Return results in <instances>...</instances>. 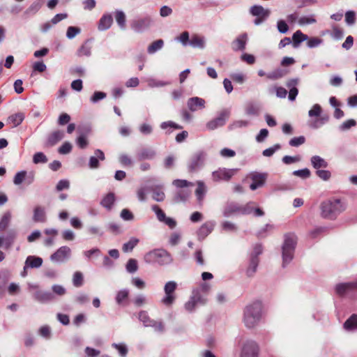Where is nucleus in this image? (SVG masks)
I'll return each instance as SVG.
<instances>
[{"mask_svg":"<svg viewBox=\"0 0 357 357\" xmlns=\"http://www.w3.org/2000/svg\"><path fill=\"white\" fill-rule=\"evenodd\" d=\"M262 316V304L253 302L245 306L243 311V323L248 328H253L259 324Z\"/></svg>","mask_w":357,"mask_h":357,"instance_id":"nucleus-1","label":"nucleus"},{"mask_svg":"<svg viewBox=\"0 0 357 357\" xmlns=\"http://www.w3.org/2000/svg\"><path fill=\"white\" fill-rule=\"evenodd\" d=\"M346 207V204L340 199H328L321 204V215L326 219L335 220Z\"/></svg>","mask_w":357,"mask_h":357,"instance_id":"nucleus-2","label":"nucleus"},{"mask_svg":"<svg viewBox=\"0 0 357 357\" xmlns=\"http://www.w3.org/2000/svg\"><path fill=\"white\" fill-rule=\"evenodd\" d=\"M144 261L149 264L165 266L171 264L173 259L171 255L164 249H153L144 256Z\"/></svg>","mask_w":357,"mask_h":357,"instance_id":"nucleus-3","label":"nucleus"},{"mask_svg":"<svg viewBox=\"0 0 357 357\" xmlns=\"http://www.w3.org/2000/svg\"><path fill=\"white\" fill-rule=\"evenodd\" d=\"M297 238L294 234H287L284 236V241L282 245L283 266L288 264L294 257Z\"/></svg>","mask_w":357,"mask_h":357,"instance_id":"nucleus-4","label":"nucleus"},{"mask_svg":"<svg viewBox=\"0 0 357 357\" xmlns=\"http://www.w3.org/2000/svg\"><path fill=\"white\" fill-rule=\"evenodd\" d=\"M253 204V202H248L245 205L236 202L229 203L223 210V215L228 218L234 215H249L252 213Z\"/></svg>","mask_w":357,"mask_h":357,"instance_id":"nucleus-5","label":"nucleus"},{"mask_svg":"<svg viewBox=\"0 0 357 357\" xmlns=\"http://www.w3.org/2000/svg\"><path fill=\"white\" fill-rule=\"evenodd\" d=\"M177 284L174 281L167 282L165 287L164 291L165 296L161 300V303L165 305L171 306L176 300L175 290L176 289Z\"/></svg>","mask_w":357,"mask_h":357,"instance_id":"nucleus-6","label":"nucleus"},{"mask_svg":"<svg viewBox=\"0 0 357 357\" xmlns=\"http://www.w3.org/2000/svg\"><path fill=\"white\" fill-rule=\"evenodd\" d=\"M259 347L254 340H247L242 346L240 357H259Z\"/></svg>","mask_w":357,"mask_h":357,"instance_id":"nucleus-7","label":"nucleus"},{"mask_svg":"<svg viewBox=\"0 0 357 357\" xmlns=\"http://www.w3.org/2000/svg\"><path fill=\"white\" fill-rule=\"evenodd\" d=\"M229 115L230 111L229 109L222 110L217 118L211 120L206 123V128L209 130H213L218 127L223 126Z\"/></svg>","mask_w":357,"mask_h":357,"instance_id":"nucleus-8","label":"nucleus"},{"mask_svg":"<svg viewBox=\"0 0 357 357\" xmlns=\"http://www.w3.org/2000/svg\"><path fill=\"white\" fill-rule=\"evenodd\" d=\"M70 253L71 250L69 247L61 246L50 256V259L54 262H63L70 257Z\"/></svg>","mask_w":357,"mask_h":357,"instance_id":"nucleus-9","label":"nucleus"},{"mask_svg":"<svg viewBox=\"0 0 357 357\" xmlns=\"http://www.w3.org/2000/svg\"><path fill=\"white\" fill-rule=\"evenodd\" d=\"M206 153L203 151H199L195 153L190 159L188 169L190 172H195L201 168L204 162Z\"/></svg>","mask_w":357,"mask_h":357,"instance_id":"nucleus-10","label":"nucleus"},{"mask_svg":"<svg viewBox=\"0 0 357 357\" xmlns=\"http://www.w3.org/2000/svg\"><path fill=\"white\" fill-rule=\"evenodd\" d=\"M250 12L252 15L257 17L255 22H261L266 20L271 14L269 9L264 8L263 6L258 5L252 6Z\"/></svg>","mask_w":357,"mask_h":357,"instance_id":"nucleus-11","label":"nucleus"},{"mask_svg":"<svg viewBox=\"0 0 357 357\" xmlns=\"http://www.w3.org/2000/svg\"><path fill=\"white\" fill-rule=\"evenodd\" d=\"M236 169L220 168L212 174L213 179L215 181L221 180L229 181L235 174Z\"/></svg>","mask_w":357,"mask_h":357,"instance_id":"nucleus-12","label":"nucleus"},{"mask_svg":"<svg viewBox=\"0 0 357 357\" xmlns=\"http://www.w3.org/2000/svg\"><path fill=\"white\" fill-rule=\"evenodd\" d=\"M157 155L156 151L152 148H142L136 153L137 161H144L146 160H153Z\"/></svg>","mask_w":357,"mask_h":357,"instance_id":"nucleus-13","label":"nucleus"},{"mask_svg":"<svg viewBox=\"0 0 357 357\" xmlns=\"http://www.w3.org/2000/svg\"><path fill=\"white\" fill-rule=\"evenodd\" d=\"M215 225L214 221H208L204 223L197 231L199 239H204L213 230Z\"/></svg>","mask_w":357,"mask_h":357,"instance_id":"nucleus-14","label":"nucleus"},{"mask_svg":"<svg viewBox=\"0 0 357 357\" xmlns=\"http://www.w3.org/2000/svg\"><path fill=\"white\" fill-rule=\"evenodd\" d=\"M187 105L191 112H195L205 107V100L199 97H192L188 99Z\"/></svg>","mask_w":357,"mask_h":357,"instance_id":"nucleus-15","label":"nucleus"},{"mask_svg":"<svg viewBox=\"0 0 357 357\" xmlns=\"http://www.w3.org/2000/svg\"><path fill=\"white\" fill-rule=\"evenodd\" d=\"M251 178L252 182L250 184V188L252 190H255L264 184L266 179V174L255 173L252 174Z\"/></svg>","mask_w":357,"mask_h":357,"instance_id":"nucleus-16","label":"nucleus"},{"mask_svg":"<svg viewBox=\"0 0 357 357\" xmlns=\"http://www.w3.org/2000/svg\"><path fill=\"white\" fill-rule=\"evenodd\" d=\"M95 155L91 156L89 158V166L91 169H97L99 167V160H105V153L100 149H96L94 152Z\"/></svg>","mask_w":357,"mask_h":357,"instance_id":"nucleus-17","label":"nucleus"},{"mask_svg":"<svg viewBox=\"0 0 357 357\" xmlns=\"http://www.w3.org/2000/svg\"><path fill=\"white\" fill-rule=\"evenodd\" d=\"M248 41V36L246 33H243L238 36L231 44L232 50L235 52L243 51L245 49V45Z\"/></svg>","mask_w":357,"mask_h":357,"instance_id":"nucleus-18","label":"nucleus"},{"mask_svg":"<svg viewBox=\"0 0 357 357\" xmlns=\"http://www.w3.org/2000/svg\"><path fill=\"white\" fill-rule=\"evenodd\" d=\"M287 20L288 22H316L317 21L313 15L299 17V15L297 12L289 15L287 16Z\"/></svg>","mask_w":357,"mask_h":357,"instance_id":"nucleus-19","label":"nucleus"},{"mask_svg":"<svg viewBox=\"0 0 357 357\" xmlns=\"http://www.w3.org/2000/svg\"><path fill=\"white\" fill-rule=\"evenodd\" d=\"M64 137V132L61 130H55L49 135L47 141L46 146L51 147L57 144Z\"/></svg>","mask_w":357,"mask_h":357,"instance_id":"nucleus-20","label":"nucleus"},{"mask_svg":"<svg viewBox=\"0 0 357 357\" xmlns=\"http://www.w3.org/2000/svg\"><path fill=\"white\" fill-rule=\"evenodd\" d=\"M356 289H357V280L356 282L338 284L335 287V291L338 295L342 296L348 291Z\"/></svg>","mask_w":357,"mask_h":357,"instance_id":"nucleus-21","label":"nucleus"},{"mask_svg":"<svg viewBox=\"0 0 357 357\" xmlns=\"http://www.w3.org/2000/svg\"><path fill=\"white\" fill-rule=\"evenodd\" d=\"M33 298L38 302L47 303L54 299V295L50 291L38 290L34 293Z\"/></svg>","mask_w":357,"mask_h":357,"instance_id":"nucleus-22","label":"nucleus"},{"mask_svg":"<svg viewBox=\"0 0 357 357\" xmlns=\"http://www.w3.org/2000/svg\"><path fill=\"white\" fill-rule=\"evenodd\" d=\"M43 264V259L36 256H29L24 263V271L28 268H38Z\"/></svg>","mask_w":357,"mask_h":357,"instance_id":"nucleus-23","label":"nucleus"},{"mask_svg":"<svg viewBox=\"0 0 357 357\" xmlns=\"http://www.w3.org/2000/svg\"><path fill=\"white\" fill-rule=\"evenodd\" d=\"M116 201V197L114 193H107L101 200L100 205L106 208L107 211H110Z\"/></svg>","mask_w":357,"mask_h":357,"instance_id":"nucleus-24","label":"nucleus"},{"mask_svg":"<svg viewBox=\"0 0 357 357\" xmlns=\"http://www.w3.org/2000/svg\"><path fill=\"white\" fill-rule=\"evenodd\" d=\"M46 220L44 208L39 206H36L33 210V220L36 222H45Z\"/></svg>","mask_w":357,"mask_h":357,"instance_id":"nucleus-25","label":"nucleus"},{"mask_svg":"<svg viewBox=\"0 0 357 357\" xmlns=\"http://www.w3.org/2000/svg\"><path fill=\"white\" fill-rule=\"evenodd\" d=\"M308 39V36L303 33L300 30L296 31L292 36V45L294 48L298 47L300 44Z\"/></svg>","mask_w":357,"mask_h":357,"instance_id":"nucleus-26","label":"nucleus"},{"mask_svg":"<svg viewBox=\"0 0 357 357\" xmlns=\"http://www.w3.org/2000/svg\"><path fill=\"white\" fill-rule=\"evenodd\" d=\"M311 163L312 167L319 170L320 168H326L328 167V162L319 155H314L311 158Z\"/></svg>","mask_w":357,"mask_h":357,"instance_id":"nucleus-27","label":"nucleus"},{"mask_svg":"<svg viewBox=\"0 0 357 357\" xmlns=\"http://www.w3.org/2000/svg\"><path fill=\"white\" fill-rule=\"evenodd\" d=\"M16 236V232L13 230H10L7 233L6 236H3V244L4 245V248L6 249H9L11 247L15 241Z\"/></svg>","mask_w":357,"mask_h":357,"instance_id":"nucleus-28","label":"nucleus"},{"mask_svg":"<svg viewBox=\"0 0 357 357\" xmlns=\"http://www.w3.org/2000/svg\"><path fill=\"white\" fill-rule=\"evenodd\" d=\"M206 192V188L204 183L202 181H198L197 182V188L195 190V195H196L197 200L199 203H202V202L203 201Z\"/></svg>","mask_w":357,"mask_h":357,"instance_id":"nucleus-29","label":"nucleus"},{"mask_svg":"<svg viewBox=\"0 0 357 357\" xmlns=\"http://www.w3.org/2000/svg\"><path fill=\"white\" fill-rule=\"evenodd\" d=\"M347 331L357 329V314H352L344 324Z\"/></svg>","mask_w":357,"mask_h":357,"instance_id":"nucleus-30","label":"nucleus"},{"mask_svg":"<svg viewBox=\"0 0 357 357\" xmlns=\"http://www.w3.org/2000/svg\"><path fill=\"white\" fill-rule=\"evenodd\" d=\"M258 264L259 258H256L255 257H250V264L246 271V273L249 277L252 276L256 272Z\"/></svg>","mask_w":357,"mask_h":357,"instance_id":"nucleus-31","label":"nucleus"},{"mask_svg":"<svg viewBox=\"0 0 357 357\" xmlns=\"http://www.w3.org/2000/svg\"><path fill=\"white\" fill-rule=\"evenodd\" d=\"M164 41L162 39L153 42L147 48V52L150 54H154L157 51L162 48Z\"/></svg>","mask_w":357,"mask_h":357,"instance_id":"nucleus-32","label":"nucleus"},{"mask_svg":"<svg viewBox=\"0 0 357 357\" xmlns=\"http://www.w3.org/2000/svg\"><path fill=\"white\" fill-rule=\"evenodd\" d=\"M152 197L156 202H162L165 198V195L162 189L159 186H155L152 188Z\"/></svg>","mask_w":357,"mask_h":357,"instance_id":"nucleus-33","label":"nucleus"},{"mask_svg":"<svg viewBox=\"0 0 357 357\" xmlns=\"http://www.w3.org/2000/svg\"><path fill=\"white\" fill-rule=\"evenodd\" d=\"M189 45L193 47H199L204 48V40L203 38L194 35L191 37L189 40Z\"/></svg>","mask_w":357,"mask_h":357,"instance_id":"nucleus-34","label":"nucleus"},{"mask_svg":"<svg viewBox=\"0 0 357 357\" xmlns=\"http://www.w3.org/2000/svg\"><path fill=\"white\" fill-rule=\"evenodd\" d=\"M10 211H6V213H4V214L3 215L0 220V231H3L7 228L10 223Z\"/></svg>","mask_w":357,"mask_h":357,"instance_id":"nucleus-35","label":"nucleus"},{"mask_svg":"<svg viewBox=\"0 0 357 357\" xmlns=\"http://www.w3.org/2000/svg\"><path fill=\"white\" fill-rule=\"evenodd\" d=\"M24 119V114L19 112L9 116L8 120L13 124L14 127H17L22 123Z\"/></svg>","mask_w":357,"mask_h":357,"instance_id":"nucleus-36","label":"nucleus"},{"mask_svg":"<svg viewBox=\"0 0 357 357\" xmlns=\"http://www.w3.org/2000/svg\"><path fill=\"white\" fill-rule=\"evenodd\" d=\"M319 117V119L310 123L309 125L312 128L317 129V128H319L321 126L326 123L329 119V117L328 115H323V116H320Z\"/></svg>","mask_w":357,"mask_h":357,"instance_id":"nucleus-37","label":"nucleus"},{"mask_svg":"<svg viewBox=\"0 0 357 357\" xmlns=\"http://www.w3.org/2000/svg\"><path fill=\"white\" fill-rule=\"evenodd\" d=\"M139 240L135 238H132L127 243L123 245V251L125 252H131L133 248L137 245Z\"/></svg>","mask_w":357,"mask_h":357,"instance_id":"nucleus-38","label":"nucleus"},{"mask_svg":"<svg viewBox=\"0 0 357 357\" xmlns=\"http://www.w3.org/2000/svg\"><path fill=\"white\" fill-rule=\"evenodd\" d=\"M91 47L89 44V41H86L78 50V56H89L91 55Z\"/></svg>","mask_w":357,"mask_h":357,"instance_id":"nucleus-39","label":"nucleus"},{"mask_svg":"<svg viewBox=\"0 0 357 357\" xmlns=\"http://www.w3.org/2000/svg\"><path fill=\"white\" fill-rule=\"evenodd\" d=\"M10 278V273L8 270L3 269L0 271V291L5 287Z\"/></svg>","mask_w":357,"mask_h":357,"instance_id":"nucleus-40","label":"nucleus"},{"mask_svg":"<svg viewBox=\"0 0 357 357\" xmlns=\"http://www.w3.org/2000/svg\"><path fill=\"white\" fill-rule=\"evenodd\" d=\"M126 271L130 273H134L138 270L137 261L135 259H130L126 266Z\"/></svg>","mask_w":357,"mask_h":357,"instance_id":"nucleus-41","label":"nucleus"},{"mask_svg":"<svg viewBox=\"0 0 357 357\" xmlns=\"http://www.w3.org/2000/svg\"><path fill=\"white\" fill-rule=\"evenodd\" d=\"M190 196V192L188 190L181 189L177 191L175 195V200L176 202H184L187 200V199Z\"/></svg>","mask_w":357,"mask_h":357,"instance_id":"nucleus-42","label":"nucleus"},{"mask_svg":"<svg viewBox=\"0 0 357 357\" xmlns=\"http://www.w3.org/2000/svg\"><path fill=\"white\" fill-rule=\"evenodd\" d=\"M129 295L128 289H122L117 292L116 296V301L119 305H121L126 300Z\"/></svg>","mask_w":357,"mask_h":357,"instance_id":"nucleus-43","label":"nucleus"},{"mask_svg":"<svg viewBox=\"0 0 357 357\" xmlns=\"http://www.w3.org/2000/svg\"><path fill=\"white\" fill-rule=\"evenodd\" d=\"M138 318H139V321H141L144 324V326L145 327H149L152 321L153 320V319H150V317L148 315L147 312H146V311H141L139 313Z\"/></svg>","mask_w":357,"mask_h":357,"instance_id":"nucleus-44","label":"nucleus"},{"mask_svg":"<svg viewBox=\"0 0 357 357\" xmlns=\"http://www.w3.org/2000/svg\"><path fill=\"white\" fill-rule=\"evenodd\" d=\"M47 160V156L43 152H37L33 156V162L34 164H45Z\"/></svg>","mask_w":357,"mask_h":357,"instance_id":"nucleus-45","label":"nucleus"},{"mask_svg":"<svg viewBox=\"0 0 357 357\" xmlns=\"http://www.w3.org/2000/svg\"><path fill=\"white\" fill-rule=\"evenodd\" d=\"M322 112V108L319 104H314L311 109L308 112V115L310 117H319L321 116Z\"/></svg>","mask_w":357,"mask_h":357,"instance_id":"nucleus-46","label":"nucleus"},{"mask_svg":"<svg viewBox=\"0 0 357 357\" xmlns=\"http://www.w3.org/2000/svg\"><path fill=\"white\" fill-rule=\"evenodd\" d=\"M83 275L79 271H76L73 275V283L76 287H81L83 284Z\"/></svg>","mask_w":357,"mask_h":357,"instance_id":"nucleus-47","label":"nucleus"},{"mask_svg":"<svg viewBox=\"0 0 357 357\" xmlns=\"http://www.w3.org/2000/svg\"><path fill=\"white\" fill-rule=\"evenodd\" d=\"M221 227L225 231H236L238 229L237 226L229 221H224L221 223Z\"/></svg>","mask_w":357,"mask_h":357,"instance_id":"nucleus-48","label":"nucleus"},{"mask_svg":"<svg viewBox=\"0 0 357 357\" xmlns=\"http://www.w3.org/2000/svg\"><path fill=\"white\" fill-rule=\"evenodd\" d=\"M259 107L254 104H249L245 108V113L249 116H257L259 113Z\"/></svg>","mask_w":357,"mask_h":357,"instance_id":"nucleus-49","label":"nucleus"},{"mask_svg":"<svg viewBox=\"0 0 357 357\" xmlns=\"http://www.w3.org/2000/svg\"><path fill=\"white\" fill-rule=\"evenodd\" d=\"M328 229L324 227H318L310 231V236L312 238H315L320 235L326 233Z\"/></svg>","mask_w":357,"mask_h":357,"instance_id":"nucleus-50","label":"nucleus"},{"mask_svg":"<svg viewBox=\"0 0 357 357\" xmlns=\"http://www.w3.org/2000/svg\"><path fill=\"white\" fill-rule=\"evenodd\" d=\"M151 208L155 213L159 221L163 222L166 219L165 213L158 205H153Z\"/></svg>","mask_w":357,"mask_h":357,"instance_id":"nucleus-51","label":"nucleus"},{"mask_svg":"<svg viewBox=\"0 0 357 357\" xmlns=\"http://www.w3.org/2000/svg\"><path fill=\"white\" fill-rule=\"evenodd\" d=\"M307 45L310 48H314L316 47H318L319 45H321L323 42V40L317 38V37H312L307 40Z\"/></svg>","mask_w":357,"mask_h":357,"instance_id":"nucleus-52","label":"nucleus"},{"mask_svg":"<svg viewBox=\"0 0 357 357\" xmlns=\"http://www.w3.org/2000/svg\"><path fill=\"white\" fill-rule=\"evenodd\" d=\"M305 142V137L300 136V137H293L291 139H290L289 144L291 146L297 147V146H299L302 145L303 144H304Z\"/></svg>","mask_w":357,"mask_h":357,"instance_id":"nucleus-53","label":"nucleus"},{"mask_svg":"<svg viewBox=\"0 0 357 357\" xmlns=\"http://www.w3.org/2000/svg\"><path fill=\"white\" fill-rule=\"evenodd\" d=\"M192 297L197 304L204 305L206 303V298L203 297L198 290L193 291Z\"/></svg>","mask_w":357,"mask_h":357,"instance_id":"nucleus-54","label":"nucleus"},{"mask_svg":"<svg viewBox=\"0 0 357 357\" xmlns=\"http://www.w3.org/2000/svg\"><path fill=\"white\" fill-rule=\"evenodd\" d=\"M293 174L302 178H307L310 176L311 173L307 168H305L293 172Z\"/></svg>","mask_w":357,"mask_h":357,"instance_id":"nucleus-55","label":"nucleus"},{"mask_svg":"<svg viewBox=\"0 0 357 357\" xmlns=\"http://www.w3.org/2000/svg\"><path fill=\"white\" fill-rule=\"evenodd\" d=\"M249 125V121L246 120H238L234 122H233L229 126V129L234 130L236 128H240L243 127H247Z\"/></svg>","mask_w":357,"mask_h":357,"instance_id":"nucleus-56","label":"nucleus"},{"mask_svg":"<svg viewBox=\"0 0 357 357\" xmlns=\"http://www.w3.org/2000/svg\"><path fill=\"white\" fill-rule=\"evenodd\" d=\"M281 148L279 144H275L273 146L268 148L263 151L262 154L265 157L272 156L275 152Z\"/></svg>","mask_w":357,"mask_h":357,"instance_id":"nucleus-57","label":"nucleus"},{"mask_svg":"<svg viewBox=\"0 0 357 357\" xmlns=\"http://www.w3.org/2000/svg\"><path fill=\"white\" fill-rule=\"evenodd\" d=\"M160 128L163 130H165L168 128H174L176 130H181L183 128L181 126L171 121L162 123L160 125Z\"/></svg>","mask_w":357,"mask_h":357,"instance_id":"nucleus-58","label":"nucleus"},{"mask_svg":"<svg viewBox=\"0 0 357 357\" xmlns=\"http://www.w3.org/2000/svg\"><path fill=\"white\" fill-rule=\"evenodd\" d=\"M26 176V171H21L17 172L13 178V183L15 185H20L21 184L23 181L25 179V177Z\"/></svg>","mask_w":357,"mask_h":357,"instance_id":"nucleus-59","label":"nucleus"},{"mask_svg":"<svg viewBox=\"0 0 357 357\" xmlns=\"http://www.w3.org/2000/svg\"><path fill=\"white\" fill-rule=\"evenodd\" d=\"M149 326L153 327L157 332L163 333L165 331V325L162 321L153 320Z\"/></svg>","mask_w":357,"mask_h":357,"instance_id":"nucleus-60","label":"nucleus"},{"mask_svg":"<svg viewBox=\"0 0 357 357\" xmlns=\"http://www.w3.org/2000/svg\"><path fill=\"white\" fill-rule=\"evenodd\" d=\"M119 162L124 166H132L133 162L132 159L126 154H122L119 157Z\"/></svg>","mask_w":357,"mask_h":357,"instance_id":"nucleus-61","label":"nucleus"},{"mask_svg":"<svg viewBox=\"0 0 357 357\" xmlns=\"http://www.w3.org/2000/svg\"><path fill=\"white\" fill-rule=\"evenodd\" d=\"M39 334L47 339H50L51 337V329L48 326H43L39 329Z\"/></svg>","mask_w":357,"mask_h":357,"instance_id":"nucleus-62","label":"nucleus"},{"mask_svg":"<svg viewBox=\"0 0 357 357\" xmlns=\"http://www.w3.org/2000/svg\"><path fill=\"white\" fill-rule=\"evenodd\" d=\"M72 150V145L70 142H64L59 149V153L60 154H67L69 153Z\"/></svg>","mask_w":357,"mask_h":357,"instance_id":"nucleus-63","label":"nucleus"},{"mask_svg":"<svg viewBox=\"0 0 357 357\" xmlns=\"http://www.w3.org/2000/svg\"><path fill=\"white\" fill-rule=\"evenodd\" d=\"M80 32V29L77 26H69L66 36L68 38L71 39L73 38L77 34H78Z\"/></svg>","mask_w":357,"mask_h":357,"instance_id":"nucleus-64","label":"nucleus"}]
</instances>
